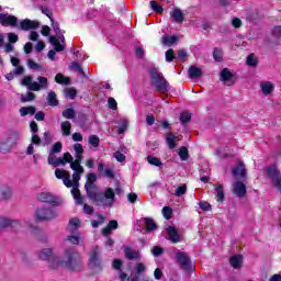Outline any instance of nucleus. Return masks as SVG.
<instances>
[{"label":"nucleus","mask_w":281,"mask_h":281,"mask_svg":"<svg viewBox=\"0 0 281 281\" xmlns=\"http://www.w3.org/2000/svg\"><path fill=\"white\" fill-rule=\"evenodd\" d=\"M85 188L89 199L97 201L103 207H113V203H115V191L113 189L106 188L103 192L98 193L95 177H88Z\"/></svg>","instance_id":"1"},{"label":"nucleus","mask_w":281,"mask_h":281,"mask_svg":"<svg viewBox=\"0 0 281 281\" xmlns=\"http://www.w3.org/2000/svg\"><path fill=\"white\" fill-rule=\"evenodd\" d=\"M0 25L3 27H18L24 32H30V30H37V27H41V22L24 19L19 23L16 16L8 13H0Z\"/></svg>","instance_id":"2"},{"label":"nucleus","mask_w":281,"mask_h":281,"mask_svg":"<svg viewBox=\"0 0 281 281\" xmlns=\"http://www.w3.org/2000/svg\"><path fill=\"white\" fill-rule=\"evenodd\" d=\"M80 265V255L74 247L66 248L60 257H57L56 262H53V267H66L70 271H74Z\"/></svg>","instance_id":"3"},{"label":"nucleus","mask_w":281,"mask_h":281,"mask_svg":"<svg viewBox=\"0 0 281 281\" xmlns=\"http://www.w3.org/2000/svg\"><path fill=\"white\" fill-rule=\"evenodd\" d=\"M50 23L56 36H49L48 41L56 52H65V35L60 31V24L54 20Z\"/></svg>","instance_id":"4"},{"label":"nucleus","mask_w":281,"mask_h":281,"mask_svg":"<svg viewBox=\"0 0 281 281\" xmlns=\"http://www.w3.org/2000/svg\"><path fill=\"white\" fill-rule=\"evenodd\" d=\"M21 85L27 87L29 91H43L49 89V81L43 76L37 77V82L32 81V76H27L22 80Z\"/></svg>","instance_id":"5"},{"label":"nucleus","mask_w":281,"mask_h":281,"mask_svg":"<svg viewBox=\"0 0 281 281\" xmlns=\"http://www.w3.org/2000/svg\"><path fill=\"white\" fill-rule=\"evenodd\" d=\"M59 179H63V183L66 188H72L71 194L77 205H82V196L80 195V189H78L80 186V177H59Z\"/></svg>","instance_id":"6"},{"label":"nucleus","mask_w":281,"mask_h":281,"mask_svg":"<svg viewBox=\"0 0 281 281\" xmlns=\"http://www.w3.org/2000/svg\"><path fill=\"white\" fill-rule=\"evenodd\" d=\"M176 258L183 271H187V273H194V265H192V260L190 259V255H188V252L177 250Z\"/></svg>","instance_id":"7"},{"label":"nucleus","mask_w":281,"mask_h":281,"mask_svg":"<svg viewBox=\"0 0 281 281\" xmlns=\"http://www.w3.org/2000/svg\"><path fill=\"white\" fill-rule=\"evenodd\" d=\"M37 257L40 260L48 262L49 269H56V267H54V262H56L57 257L54 255V249L43 248L42 250L37 251Z\"/></svg>","instance_id":"8"},{"label":"nucleus","mask_w":281,"mask_h":281,"mask_svg":"<svg viewBox=\"0 0 281 281\" xmlns=\"http://www.w3.org/2000/svg\"><path fill=\"white\" fill-rule=\"evenodd\" d=\"M58 214L54 209L49 207H40L35 211V218L36 221H52L56 218Z\"/></svg>","instance_id":"9"},{"label":"nucleus","mask_w":281,"mask_h":281,"mask_svg":"<svg viewBox=\"0 0 281 281\" xmlns=\"http://www.w3.org/2000/svg\"><path fill=\"white\" fill-rule=\"evenodd\" d=\"M69 161H72V156L69 154V151L65 153L64 157H56L54 154L48 155V164L54 166V168H58V166H65L66 164H69Z\"/></svg>","instance_id":"10"},{"label":"nucleus","mask_w":281,"mask_h":281,"mask_svg":"<svg viewBox=\"0 0 281 281\" xmlns=\"http://www.w3.org/2000/svg\"><path fill=\"white\" fill-rule=\"evenodd\" d=\"M100 247H94L90 251V259H89V268L90 269H101L102 261L100 260Z\"/></svg>","instance_id":"11"},{"label":"nucleus","mask_w":281,"mask_h":281,"mask_svg":"<svg viewBox=\"0 0 281 281\" xmlns=\"http://www.w3.org/2000/svg\"><path fill=\"white\" fill-rule=\"evenodd\" d=\"M7 227H11L13 232H19V229L23 227V223L16 220L0 217V233H2Z\"/></svg>","instance_id":"12"},{"label":"nucleus","mask_w":281,"mask_h":281,"mask_svg":"<svg viewBox=\"0 0 281 281\" xmlns=\"http://www.w3.org/2000/svg\"><path fill=\"white\" fill-rule=\"evenodd\" d=\"M37 199L42 203H49L50 205H60V203H63V200L59 196L47 192L40 193Z\"/></svg>","instance_id":"13"},{"label":"nucleus","mask_w":281,"mask_h":281,"mask_svg":"<svg viewBox=\"0 0 281 281\" xmlns=\"http://www.w3.org/2000/svg\"><path fill=\"white\" fill-rule=\"evenodd\" d=\"M233 194H235V196H238V199H243L245 194H247V187L243 181L236 180L235 182H233Z\"/></svg>","instance_id":"14"},{"label":"nucleus","mask_w":281,"mask_h":281,"mask_svg":"<svg viewBox=\"0 0 281 281\" xmlns=\"http://www.w3.org/2000/svg\"><path fill=\"white\" fill-rule=\"evenodd\" d=\"M166 232L167 238L171 243H181V237L179 236V232H177V228H175V226H168Z\"/></svg>","instance_id":"15"},{"label":"nucleus","mask_w":281,"mask_h":281,"mask_svg":"<svg viewBox=\"0 0 281 281\" xmlns=\"http://www.w3.org/2000/svg\"><path fill=\"white\" fill-rule=\"evenodd\" d=\"M81 161L82 160L78 159L74 161V158L71 161H68V164H70L71 170H74L72 177H80V175L85 172V169L80 166Z\"/></svg>","instance_id":"16"},{"label":"nucleus","mask_w":281,"mask_h":281,"mask_svg":"<svg viewBox=\"0 0 281 281\" xmlns=\"http://www.w3.org/2000/svg\"><path fill=\"white\" fill-rule=\"evenodd\" d=\"M233 177H247V167L239 161L235 167L232 169Z\"/></svg>","instance_id":"17"},{"label":"nucleus","mask_w":281,"mask_h":281,"mask_svg":"<svg viewBox=\"0 0 281 281\" xmlns=\"http://www.w3.org/2000/svg\"><path fill=\"white\" fill-rule=\"evenodd\" d=\"M12 198V189L5 184L0 186V201H8Z\"/></svg>","instance_id":"18"},{"label":"nucleus","mask_w":281,"mask_h":281,"mask_svg":"<svg viewBox=\"0 0 281 281\" xmlns=\"http://www.w3.org/2000/svg\"><path fill=\"white\" fill-rule=\"evenodd\" d=\"M124 255L127 260H139V250H135L131 247L124 248Z\"/></svg>","instance_id":"19"},{"label":"nucleus","mask_w":281,"mask_h":281,"mask_svg":"<svg viewBox=\"0 0 281 281\" xmlns=\"http://www.w3.org/2000/svg\"><path fill=\"white\" fill-rule=\"evenodd\" d=\"M231 267L233 269H241L243 268V255H234L229 259Z\"/></svg>","instance_id":"20"},{"label":"nucleus","mask_w":281,"mask_h":281,"mask_svg":"<svg viewBox=\"0 0 281 281\" xmlns=\"http://www.w3.org/2000/svg\"><path fill=\"white\" fill-rule=\"evenodd\" d=\"M215 199L217 203H223V201H225V189H223V184L221 183L215 186Z\"/></svg>","instance_id":"21"},{"label":"nucleus","mask_w":281,"mask_h":281,"mask_svg":"<svg viewBox=\"0 0 281 281\" xmlns=\"http://www.w3.org/2000/svg\"><path fill=\"white\" fill-rule=\"evenodd\" d=\"M188 76L191 79L201 78V76H203V70L196 66H191L188 70Z\"/></svg>","instance_id":"22"},{"label":"nucleus","mask_w":281,"mask_h":281,"mask_svg":"<svg viewBox=\"0 0 281 281\" xmlns=\"http://www.w3.org/2000/svg\"><path fill=\"white\" fill-rule=\"evenodd\" d=\"M260 89L263 95H270V93H273V83H271V81H262L260 83Z\"/></svg>","instance_id":"23"},{"label":"nucleus","mask_w":281,"mask_h":281,"mask_svg":"<svg viewBox=\"0 0 281 281\" xmlns=\"http://www.w3.org/2000/svg\"><path fill=\"white\" fill-rule=\"evenodd\" d=\"M146 265L144 262H137L133 268L134 278H138V276H144L146 273Z\"/></svg>","instance_id":"24"},{"label":"nucleus","mask_w":281,"mask_h":281,"mask_svg":"<svg viewBox=\"0 0 281 281\" xmlns=\"http://www.w3.org/2000/svg\"><path fill=\"white\" fill-rule=\"evenodd\" d=\"M155 85L159 93H166V91H168V81H166L164 77L155 81Z\"/></svg>","instance_id":"25"},{"label":"nucleus","mask_w":281,"mask_h":281,"mask_svg":"<svg viewBox=\"0 0 281 281\" xmlns=\"http://www.w3.org/2000/svg\"><path fill=\"white\" fill-rule=\"evenodd\" d=\"M117 226H119L117 221L115 220L110 221L108 226L102 229L103 236H109L111 232L117 229Z\"/></svg>","instance_id":"26"},{"label":"nucleus","mask_w":281,"mask_h":281,"mask_svg":"<svg viewBox=\"0 0 281 281\" xmlns=\"http://www.w3.org/2000/svg\"><path fill=\"white\" fill-rule=\"evenodd\" d=\"M75 157L78 161H82V155L85 154V148H82V144L76 143L74 145Z\"/></svg>","instance_id":"27"},{"label":"nucleus","mask_w":281,"mask_h":281,"mask_svg":"<svg viewBox=\"0 0 281 281\" xmlns=\"http://www.w3.org/2000/svg\"><path fill=\"white\" fill-rule=\"evenodd\" d=\"M179 41V37L177 35H165L162 36V44L167 45V47H171V45H175Z\"/></svg>","instance_id":"28"},{"label":"nucleus","mask_w":281,"mask_h":281,"mask_svg":"<svg viewBox=\"0 0 281 281\" xmlns=\"http://www.w3.org/2000/svg\"><path fill=\"white\" fill-rule=\"evenodd\" d=\"M166 142L170 150H175V148H177V143H175L177 142V136H175V134L172 133L167 134Z\"/></svg>","instance_id":"29"},{"label":"nucleus","mask_w":281,"mask_h":281,"mask_svg":"<svg viewBox=\"0 0 281 281\" xmlns=\"http://www.w3.org/2000/svg\"><path fill=\"white\" fill-rule=\"evenodd\" d=\"M143 221L147 232H155V229H157V224L155 221H153V218L145 217Z\"/></svg>","instance_id":"30"},{"label":"nucleus","mask_w":281,"mask_h":281,"mask_svg":"<svg viewBox=\"0 0 281 281\" xmlns=\"http://www.w3.org/2000/svg\"><path fill=\"white\" fill-rule=\"evenodd\" d=\"M55 82H57V85L68 86L71 83V80L68 77H65V75L59 72L55 76Z\"/></svg>","instance_id":"31"},{"label":"nucleus","mask_w":281,"mask_h":281,"mask_svg":"<svg viewBox=\"0 0 281 281\" xmlns=\"http://www.w3.org/2000/svg\"><path fill=\"white\" fill-rule=\"evenodd\" d=\"M36 113V108L34 106H22L20 109L21 117H25V115H34Z\"/></svg>","instance_id":"32"},{"label":"nucleus","mask_w":281,"mask_h":281,"mask_svg":"<svg viewBox=\"0 0 281 281\" xmlns=\"http://www.w3.org/2000/svg\"><path fill=\"white\" fill-rule=\"evenodd\" d=\"M61 133L65 137H69V135H71V122H61Z\"/></svg>","instance_id":"33"},{"label":"nucleus","mask_w":281,"mask_h":281,"mask_svg":"<svg viewBox=\"0 0 281 281\" xmlns=\"http://www.w3.org/2000/svg\"><path fill=\"white\" fill-rule=\"evenodd\" d=\"M171 19L176 21V23H183V12L181 9H175L171 12Z\"/></svg>","instance_id":"34"},{"label":"nucleus","mask_w":281,"mask_h":281,"mask_svg":"<svg viewBox=\"0 0 281 281\" xmlns=\"http://www.w3.org/2000/svg\"><path fill=\"white\" fill-rule=\"evenodd\" d=\"M266 173L268 177H280V170L276 165H271L266 168Z\"/></svg>","instance_id":"35"},{"label":"nucleus","mask_w":281,"mask_h":281,"mask_svg":"<svg viewBox=\"0 0 281 281\" xmlns=\"http://www.w3.org/2000/svg\"><path fill=\"white\" fill-rule=\"evenodd\" d=\"M70 69H72V71H77V74L82 76V78H87V74H85V70L82 69V66H80V64L76 61L71 63Z\"/></svg>","instance_id":"36"},{"label":"nucleus","mask_w":281,"mask_h":281,"mask_svg":"<svg viewBox=\"0 0 281 281\" xmlns=\"http://www.w3.org/2000/svg\"><path fill=\"white\" fill-rule=\"evenodd\" d=\"M49 106H58V99H56V92L49 91L47 97Z\"/></svg>","instance_id":"37"},{"label":"nucleus","mask_w":281,"mask_h":281,"mask_svg":"<svg viewBox=\"0 0 281 281\" xmlns=\"http://www.w3.org/2000/svg\"><path fill=\"white\" fill-rule=\"evenodd\" d=\"M61 115L66 120H74L76 117V111L74 110V108H68L63 111Z\"/></svg>","instance_id":"38"},{"label":"nucleus","mask_w":281,"mask_h":281,"mask_svg":"<svg viewBox=\"0 0 281 281\" xmlns=\"http://www.w3.org/2000/svg\"><path fill=\"white\" fill-rule=\"evenodd\" d=\"M149 76L154 80V82H157V80H160L164 78V76L157 70V68L149 69Z\"/></svg>","instance_id":"39"},{"label":"nucleus","mask_w":281,"mask_h":281,"mask_svg":"<svg viewBox=\"0 0 281 281\" xmlns=\"http://www.w3.org/2000/svg\"><path fill=\"white\" fill-rule=\"evenodd\" d=\"M186 192H188V186L186 183L180 184L176 188V196H183V194H186Z\"/></svg>","instance_id":"40"},{"label":"nucleus","mask_w":281,"mask_h":281,"mask_svg":"<svg viewBox=\"0 0 281 281\" xmlns=\"http://www.w3.org/2000/svg\"><path fill=\"white\" fill-rule=\"evenodd\" d=\"M246 65H248V67H256V65H258V58H256V55H248L246 59Z\"/></svg>","instance_id":"41"},{"label":"nucleus","mask_w":281,"mask_h":281,"mask_svg":"<svg viewBox=\"0 0 281 281\" xmlns=\"http://www.w3.org/2000/svg\"><path fill=\"white\" fill-rule=\"evenodd\" d=\"M147 161H148V164H150V166H157L158 168L162 166L161 159H159L155 156H148Z\"/></svg>","instance_id":"42"},{"label":"nucleus","mask_w":281,"mask_h":281,"mask_svg":"<svg viewBox=\"0 0 281 281\" xmlns=\"http://www.w3.org/2000/svg\"><path fill=\"white\" fill-rule=\"evenodd\" d=\"M232 78V72L229 71V69L224 68L221 71V80L222 82H227V80H229Z\"/></svg>","instance_id":"43"},{"label":"nucleus","mask_w":281,"mask_h":281,"mask_svg":"<svg viewBox=\"0 0 281 281\" xmlns=\"http://www.w3.org/2000/svg\"><path fill=\"white\" fill-rule=\"evenodd\" d=\"M126 128H128V120L121 119V125L119 126V130H117L119 135H122V133H125Z\"/></svg>","instance_id":"44"},{"label":"nucleus","mask_w":281,"mask_h":281,"mask_svg":"<svg viewBox=\"0 0 281 281\" xmlns=\"http://www.w3.org/2000/svg\"><path fill=\"white\" fill-rule=\"evenodd\" d=\"M78 227H80V220L78 218H72L69 221V229L70 232H76V229H78Z\"/></svg>","instance_id":"45"},{"label":"nucleus","mask_w":281,"mask_h":281,"mask_svg":"<svg viewBox=\"0 0 281 281\" xmlns=\"http://www.w3.org/2000/svg\"><path fill=\"white\" fill-rule=\"evenodd\" d=\"M88 142L90 146H93V148H98V146H100V137H98V135H91Z\"/></svg>","instance_id":"46"},{"label":"nucleus","mask_w":281,"mask_h":281,"mask_svg":"<svg viewBox=\"0 0 281 281\" xmlns=\"http://www.w3.org/2000/svg\"><path fill=\"white\" fill-rule=\"evenodd\" d=\"M113 157L116 159V161H119V164H124V161H126V156L120 150L115 151Z\"/></svg>","instance_id":"47"},{"label":"nucleus","mask_w":281,"mask_h":281,"mask_svg":"<svg viewBox=\"0 0 281 281\" xmlns=\"http://www.w3.org/2000/svg\"><path fill=\"white\" fill-rule=\"evenodd\" d=\"M190 120H192V114H190L189 112H182L180 114V122L182 124H188V122H190Z\"/></svg>","instance_id":"48"},{"label":"nucleus","mask_w":281,"mask_h":281,"mask_svg":"<svg viewBox=\"0 0 281 281\" xmlns=\"http://www.w3.org/2000/svg\"><path fill=\"white\" fill-rule=\"evenodd\" d=\"M63 150V143L57 142L53 145L49 155H56L57 153H60Z\"/></svg>","instance_id":"49"},{"label":"nucleus","mask_w":281,"mask_h":281,"mask_svg":"<svg viewBox=\"0 0 281 281\" xmlns=\"http://www.w3.org/2000/svg\"><path fill=\"white\" fill-rule=\"evenodd\" d=\"M150 8L154 10V12H157L158 14H161L164 12V8L157 3V1H150Z\"/></svg>","instance_id":"50"},{"label":"nucleus","mask_w":281,"mask_h":281,"mask_svg":"<svg viewBox=\"0 0 281 281\" xmlns=\"http://www.w3.org/2000/svg\"><path fill=\"white\" fill-rule=\"evenodd\" d=\"M35 94L32 92H26V94L21 95V102H32L34 100Z\"/></svg>","instance_id":"51"},{"label":"nucleus","mask_w":281,"mask_h":281,"mask_svg":"<svg viewBox=\"0 0 281 281\" xmlns=\"http://www.w3.org/2000/svg\"><path fill=\"white\" fill-rule=\"evenodd\" d=\"M7 37L11 45H14V43H19V35L15 33H8Z\"/></svg>","instance_id":"52"},{"label":"nucleus","mask_w":281,"mask_h":281,"mask_svg":"<svg viewBox=\"0 0 281 281\" xmlns=\"http://www.w3.org/2000/svg\"><path fill=\"white\" fill-rule=\"evenodd\" d=\"M179 157L181 161H188V148L187 147H181L179 149Z\"/></svg>","instance_id":"53"},{"label":"nucleus","mask_w":281,"mask_h":281,"mask_svg":"<svg viewBox=\"0 0 281 281\" xmlns=\"http://www.w3.org/2000/svg\"><path fill=\"white\" fill-rule=\"evenodd\" d=\"M162 215L167 221H170L172 218V209L168 206L162 207Z\"/></svg>","instance_id":"54"},{"label":"nucleus","mask_w":281,"mask_h":281,"mask_svg":"<svg viewBox=\"0 0 281 281\" xmlns=\"http://www.w3.org/2000/svg\"><path fill=\"white\" fill-rule=\"evenodd\" d=\"M119 276L122 281H137L138 280L137 277H133V274L126 279V273L122 270H120Z\"/></svg>","instance_id":"55"},{"label":"nucleus","mask_w":281,"mask_h":281,"mask_svg":"<svg viewBox=\"0 0 281 281\" xmlns=\"http://www.w3.org/2000/svg\"><path fill=\"white\" fill-rule=\"evenodd\" d=\"M76 93H77V91L74 88H67L65 90L66 98H69L70 100H74V98H76Z\"/></svg>","instance_id":"56"},{"label":"nucleus","mask_w":281,"mask_h":281,"mask_svg":"<svg viewBox=\"0 0 281 281\" xmlns=\"http://www.w3.org/2000/svg\"><path fill=\"white\" fill-rule=\"evenodd\" d=\"M271 181H272L274 188H277V190H279V192H281V177H272Z\"/></svg>","instance_id":"57"},{"label":"nucleus","mask_w":281,"mask_h":281,"mask_svg":"<svg viewBox=\"0 0 281 281\" xmlns=\"http://www.w3.org/2000/svg\"><path fill=\"white\" fill-rule=\"evenodd\" d=\"M213 57H214V60H216L217 63H221V60H223V50L215 49L213 52Z\"/></svg>","instance_id":"58"},{"label":"nucleus","mask_w":281,"mask_h":281,"mask_svg":"<svg viewBox=\"0 0 281 281\" xmlns=\"http://www.w3.org/2000/svg\"><path fill=\"white\" fill-rule=\"evenodd\" d=\"M109 109L112 111H117V101H115L112 97L108 99Z\"/></svg>","instance_id":"59"},{"label":"nucleus","mask_w":281,"mask_h":281,"mask_svg":"<svg viewBox=\"0 0 281 281\" xmlns=\"http://www.w3.org/2000/svg\"><path fill=\"white\" fill-rule=\"evenodd\" d=\"M102 223H104V216L102 215H98V220L91 222L93 228L100 227Z\"/></svg>","instance_id":"60"},{"label":"nucleus","mask_w":281,"mask_h":281,"mask_svg":"<svg viewBox=\"0 0 281 281\" xmlns=\"http://www.w3.org/2000/svg\"><path fill=\"white\" fill-rule=\"evenodd\" d=\"M41 11L43 14H45V16L49 18V21H54L53 13H52V10H49V8L42 7Z\"/></svg>","instance_id":"61"},{"label":"nucleus","mask_w":281,"mask_h":281,"mask_svg":"<svg viewBox=\"0 0 281 281\" xmlns=\"http://www.w3.org/2000/svg\"><path fill=\"white\" fill-rule=\"evenodd\" d=\"M199 206L200 210H203V212H210V210H212V205L207 202H200Z\"/></svg>","instance_id":"62"},{"label":"nucleus","mask_w":281,"mask_h":281,"mask_svg":"<svg viewBox=\"0 0 281 281\" xmlns=\"http://www.w3.org/2000/svg\"><path fill=\"white\" fill-rule=\"evenodd\" d=\"M272 36H274V38H280V36H281V26H274L273 27Z\"/></svg>","instance_id":"63"},{"label":"nucleus","mask_w":281,"mask_h":281,"mask_svg":"<svg viewBox=\"0 0 281 281\" xmlns=\"http://www.w3.org/2000/svg\"><path fill=\"white\" fill-rule=\"evenodd\" d=\"M103 172H104L105 177H114L115 176V173L113 171V167H105Z\"/></svg>","instance_id":"64"}]
</instances>
